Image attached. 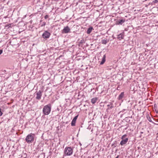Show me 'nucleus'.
Returning a JSON list of instances; mask_svg holds the SVG:
<instances>
[{
  "label": "nucleus",
  "instance_id": "obj_1",
  "mask_svg": "<svg viewBox=\"0 0 158 158\" xmlns=\"http://www.w3.org/2000/svg\"><path fill=\"white\" fill-rule=\"evenodd\" d=\"M35 135L34 134L31 133L28 135L25 138L26 141L28 143H31L34 141Z\"/></svg>",
  "mask_w": 158,
  "mask_h": 158
},
{
  "label": "nucleus",
  "instance_id": "obj_2",
  "mask_svg": "<svg viewBox=\"0 0 158 158\" xmlns=\"http://www.w3.org/2000/svg\"><path fill=\"white\" fill-rule=\"evenodd\" d=\"M51 107L50 104H48L44 106L43 109V112L44 115H48L51 111Z\"/></svg>",
  "mask_w": 158,
  "mask_h": 158
},
{
  "label": "nucleus",
  "instance_id": "obj_3",
  "mask_svg": "<svg viewBox=\"0 0 158 158\" xmlns=\"http://www.w3.org/2000/svg\"><path fill=\"white\" fill-rule=\"evenodd\" d=\"M73 152V148L68 147H66L64 150V155L65 156H70L71 155Z\"/></svg>",
  "mask_w": 158,
  "mask_h": 158
},
{
  "label": "nucleus",
  "instance_id": "obj_4",
  "mask_svg": "<svg viewBox=\"0 0 158 158\" xmlns=\"http://www.w3.org/2000/svg\"><path fill=\"white\" fill-rule=\"evenodd\" d=\"M127 135H124L122 136L121 137V139H122V140L121 141L120 143V144L123 146L124 144H126L127 141H128V138H126L124 139L126 137Z\"/></svg>",
  "mask_w": 158,
  "mask_h": 158
},
{
  "label": "nucleus",
  "instance_id": "obj_5",
  "mask_svg": "<svg viewBox=\"0 0 158 158\" xmlns=\"http://www.w3.org/2000/svg\"><path fill=\"white\" fill-rule=\"evenodd\" d=\"M51 35V34L48 31H45L43 33L42 37L44 39H48L49 38Z\"/></svg>",
  "mask_w": 158,
  "mask_h": 158
},
{
  "label": "nucleus",
  "instance_id": "obj_6",
  "mask_svg": "<svg viewBox=\"0 0 158 158\" xmlns=\"http://www.w3.org/2000/svg\"><path fill=\"white\" fill-rule=\"evenodd\" d=\"M70 29L68 26H66L62 30V33H67L70 32Z\"/></svg>",
  "mask_w": 158,
  "mask_h": 158
},
{
  "label": "nucleus",
  "instance_id": "obj_7",
  "mask_svg": "<svg viewBox=\"0 0 158 158\" xmlns=\"http://www.w3.org/2000/svg\"><path fill=\"white\" fill-rule=\"evenodd\" d=\"M42 95V92L41 91H39L36 94V98L38 100L41 99Z\"/></svg>",
  "mask_w": 158,
  "mask_h": 158
},
{
  "label": "nucleus",
  "instance_id": "obj_8",
  "mask_svg": "<svg viewBox=\"0 0 158 158\" xmlns=\"http://www.w3.org/2000/svg\"><path fill=\"white\" fill-rule=\"evenodd\" d=\"M78 115H77L74 117L73 119L71 122V126H75V123H76V120L77 118Z\"/></svg>",
  "mask_w": 158,
  "mask_h": 158
},
{
  "label": "nucleus",
  "instance_id": "obj_9",
  "mask_svg": "<svg viewBox=\"0 0 158 158\" xmlns=\"http://www.w3.org/2000/svg\"><path fill=\"white\" fill-rule=\"evenodd\" d=\"M124 32L120 34L117 36V38L119 39V40H121L122 39H123L124 37Z\"/></svg>",
  "mask_w": 158,
  "mask_h": 158
},
{
  "label": "nucleus",
  "instance_id": "obj_10",
  "mask_svg": "<svg viewBox=\"0 0 158 158\" xmlns=\"http://www.w3.org/2000/svg\"><path fill=\"white\" fill-rule=\"evenodd\" d=\"M106 61V56L105 55H104L103 57L102 58V61L100 63V64L101 65L103 64Z\"/></svg>",
  "mask_w": 158,
  "mask_h": 158
},
{
  "label": "nucleus",
  "instance_id": "obj_11",
  "mask_svg": "<svg viewBox=\"0 0 158 158\" xmlns=\"http://www.w3.org/2000/svg\"><path fill=\"white\" fill-rule=\"evenodd\" d=\"M107 106L108 107L107 109V110L111 109L114 107L112 103H110V105H108Z\"/></svg>",
  "mask_w": 158,
  "mask_h": 158
},
{
  "label": "nucleus",
  "instance_id": "obj_12",
  "mask_svg": "<svg viewBox=\"0 0 158 158\" xmlns=\"http://www.w3.org/2000/svg\"><path fill=\"white\" fill-rule=\"evenodd\" d=\"M97 100V98H93L91 100V103L94 104L96 103Z\"/></svg>",
  "mask_w": 158,
  "mask_h": 158
},
{
  "label": "nucleus",
  "instance_id": "obj_13",
  "mask_svg": "<svg viewBox=\"0 0 158 158\" xmlns=\"http://www.w3.org/2000/svg\"><path fill=\"white\" fill-rule=\"evenodd\" d=\"M93 28L92 27H89L87 30V33L88 34H89L92 31L93 29Z\"/></svg>",
  "mask_w": 158,
  "mask_h": 158
},
{
  "label": "nucleus",
  "instance_id": "obj_14",
  "mask_svg": "<svg viewBox=\"0 0 158 158\" xmlns=\"http://www.w3.org/2000/svg\"><path fill=\"white\" fill-rule=\"evenodd\" d=\"M125 21V20H122V19H119L118 20L117 22V23L118 24H122V23H124Z\"/></svg>",
  "mask_w": 158,
  "mask_h": 158
},
{
  "label": "nucleus",
  "instance_id": "obj_15",
  "mask_svg": "<svg viewBox=\"0 0 158 158\" xmlns=\"http://www.w3.org/2000/svg\"><path fill=\"white\" fill-rule=\"evenodd\" d=\"M124 93L123 92H122L121 93V94L119 95L118 96V99L119 100H120L123 98L124 95Z\"/></svg>",
  "mask_w": 158,
  "mask_h": 158
},
{
  "label": "nucleus",
  "instance_id": "obj_16",
  "mask_svg": "<svg viewBox=\"0 0 158 158\" xmlns=\"http://www.w3.org/2000/svg\"><path fill=\"white\" fill-rule=\"evenodd\" d=\"M107 43V41L105 40H102V43L104 44H106Z\"/></svg>",
  "mask_w": 158,
  "mask_h": 158
},
{
  "label": "nucleus",
  "instance_id": "obj_17",
  "mask_svg": "<svg viewBox=\"0 0 158 158\" xmlns=\"http://www.w3.org/2000/svg\"><path fill=\"white\" fill-rule=\"evenodd\" d=\"M48 17V15H46L44 16V18H45V19H47Z\"/></svg>",
  "mask_w": 158,
  "mask_h": 158
},
{
  "label": "nucleus",
  "instance_id": "obj_18",
  "mask_svg": "<svg viewBox=\"0 0 158 158\" xmlns=\"http://www.w3.org/2000/svg\"><path fill=\"white\" fill-rule=\"evenodd\" d=\"M2 112L1 111V109L0 108V116H1L2 115Z\"/></svg>",
  "mask_w": 158,
  "mask_h": 158
},
{
  "label": "nucleus",
  "instance_id": "obj_19",
  "mask_svg": "<svg viewBox=\"0 0 158 158\" xmlns=\"http://www.w3.org/2000/svg\"><path fill=\"white\" fill-rule=\"evenodd\" d=\"M2 52V50H0V55H1Z\"/></svg>",
  "mask_w": 158,
  "mask_h": 158
},
{
  "label": "nucleus",
  "instance_id": "obj_20",
  "mask_svg": "<svg viewBox=\"0 0 158 158\" xmlns=\"http://www.w3.org/2000/svg\"><path fill=\"white\" fill-rule=\"evenodd\" d=\"M155 2H158V0H155Z\"/></svg>",
  "mask_w": 158,
  "mask_h": 158
},
{
  "label": "nucleus",
  "instance_id": "obj_21",
  "mask_svg": "<svg viewBox=\"0 0 158 158\" xmlns=\"http://www.w3.org/2000/svg\"><path fill=\"white\" fill-rule=\"evenodd\" d=\"M118 156H117L116 158H118Z\"/></svg>",
  "mask_w": 158,
  "mask_h": 158
},
{
  "label": "nucleus",
  "instance_id": "obj_22",
  "mask_svg": "<svg viewBox=\"0 0 158 158\" xmlns=\"http://www.w3.org/2000/svg\"><path fill=\"white\" fill-rule=\"evenodd\" d=\"M44 25H45V24H44Z\"/></svg>",
  "mask_w": 158,
  "mask_h": 158
},
{
  "label": "nucleus",
  "instance_id": "obj_23",
  "mask_svg": "<svg viewBox=\"0 0 158 158\" xmlns=\"http://www.w3.org/2000/svg\"><path fill=\"white\" fill-rule=\"evenodd\" d=\"M44 25H45V24H44Z\"/></svg>",
  "mask_w": 158,
  "mask_h": 158
}]
</instances>
